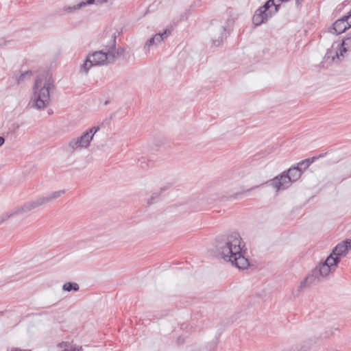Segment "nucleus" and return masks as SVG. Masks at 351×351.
I'll use <instances>...</instances> for the list:
<instances>
[{"label":"nucleus","mask_w":351,"mask_h":351,"mask_svg":"<svg viewBox=\"0 0 351 351\" xmlns=\"http://www.w3.org/2000/svg\"><path fill=\"white\" fill-rule=\"evenodd\" d=\"M5 139L3 137L0 136V147L4 143Z\"/></svg>","instance_id":"22"},{"label":"nucleus","mask_w":351,"mask_h":351,"mask_svg":"<svg viewBox=\"0 0 351 351\" xmlns=\"http://www.w3.org/2000/svg\"><path fill=\"white\" fill-rule=\"evenodd\" d=\"M311 163V160L306 159V160H302V161L300 162L299 163H298L297 167H295L300 169L301 173H302V171L306 169L308 167V166L310 165Z\"/></svg>","instance_id":"20"},{"label":"nucleus","mask_w":351,"mask_h":351,"mask_svg":"<svg viewBox=\"0 0 351 351\" xmlns=\"http://www.w3.org/2000/svg\"><path fill=\"white\" fill-rule=\"evenodd\" d=\"M108 1V0H87L86 1H83L84 6L88 5H101L103 3H105Z\"/></svg>","instance_id":"21"},{"label":"nucleus","mask_w":351,"mask_h":351,"mask_svg":"<svg viewBox=\"0 0 351 351\" xmlns=\"http://www.w3.org/2000/svg\"><path fill=\"white\" fill-rule=\"evenodd\" d=\"M152 199H153V198H152L151 200H148L147 201V204H151L152 203Z\"/></svg>","instance_id":"24"},{"label":"nucleus","mask_w":351,"mask_h":351,"mask_svg":"<svg viewBox=\"0 0 351 351\" xmlns=\"http://www.w3.org/2000/svg\"><path fill=\"white\" fill-rule=\"evenodd\" d=\"M32 75V73L29 71H24L16 76V80L18 83H21L27 79H29Z\"/></svg>","instance_id":"18"},{"label":"nucleus","mask_w":351,"mask_h":351,"mask_svg":"<svg viewBox=\"0 0 351 351\" xmlns=\"http://www.w3.org/2000/svg\"><path fill=\"white\" fill-rule=\"evenodd\" d=\"M256 187H257V186H253V187H252V188H251V189H247V190H246V191H243V192H242V193H245V192H248V191H250V190H252V189H256Z\"/></svg>","instance_id":"23"},{"label":"nucleus","mask_w":351,"mask_h":351,"mask_svg":"<svg viewBox=\"0 0 351 351\" xmlns=\"http://www.w3.org/2000/svg\"><path fill=\"white\" fill-rule=\"evenodd\" d=\"M99 130V126H93L84 131L80 136L74 137L68 143L72 152L87 150L91 145L95 134Z\"/></svg>","instance_id":"8"},{"label":"nucleus","mask_w":351,"mask_h":351,"mask_svg":"<svg viewBox=\"0 0 351 351\" xmlns=\"http://www.w3.org/2000/svg\"><path fill=\"white\" fill-rule=\"evenodd\" d=\"M291 182L290 178L287 176L286 172H283L278 176H276L271 180V185L277 191L283 190L291 186Z\"/></svg>","instance_id":"13"},{"label":"nucleus","mask_w":351,"mask_h":351,"mask_svg":"<svg viewBox=\"0 0 351 351\" xmlns=\"http://www.w3.org/2000/svg\"><path fill=\"white\" fill-rule=\"evenodd\" d=\"M287 176L290 178L291 182L297 181L301 176V169L295 167H291L287 172Z\"/></svg>","instance_id":"15"},{"label":"nucleus","mask_w":351,"mask_h":351,"mask_svg":"<svg viewBox=\"0 0 351 351\" xmlns=\"http://www.w3.org/2000/svg\"><path fill=\"white\" fill-rule=\"evenodd\" d=\"M116 37L114 34L110 36L105 49L90 52L86 56L83 63L80 65L79 73L87 75L93 66H101L113 62L115 59Z\"/></svg>","instance_id":"2"},{"label":"nucleus","mask_w":351,"mask_h":351,"mask_svg":"<svg viewBox=\"0 0 351 351\" xmlns=\"http://www.w3.org/2000/svg\"><path fill=\"white\" fill-rule=\"evenodd\" d=\"M59 351H82V346L73 344L72 342L62 341L58 344Z\"/></svg>","instance_id":"14"},{"label":"nucleus","mask_w":351,"mask_h":351,"mask_svg":"<svg viewBox=\"0 0 351 351\" xmlns=\"http://www.w3.org/2000/svg\"><path fill=\"white\" fill-rule=\"evenodd\" d=\"M337 265V261L332 256H328L324 262L319 263L315 267L312 275L306 276L301 282L299 289L302 291L311 285L327 278L335 271Z\"/></svg>","instance_id":"4"},{"label":"nucleus","mask_w":351,"mask_h":351,"mask_svg":"<svg viewBox=\"0 0 351 351\" xmlns=\"http://www.w3.org/2000/svg\"><path fill=\"white\" fill-rule=\"evenodd\" d=\"M53 89V80L49 74L38 76L34 83L29 106L44 110L50 103V93Z\"/></svg>","instance_id":"3"},{"label":"nucleus","mask_w":351,"mask_h":351,"mask_svg":"<svg viewBox=\"0 0 351 351\" xmlns=\"http://www.w3.org/2000/svg\"><path fill=\"white\" fill-rule=\"evenodd\" d=\"M232 197H233L234 199L237 198V194H234V195H233V196H232Z\"/></svg>","instance_id":"25"},{"label":"nucleus","mask_w":351,"mask_h":351,"mask_svg":"<svg viewBox=\"0 0 351 351\" xmlns=\"http://www.w3.org/2000/svg\"><path fill=\"white\" fill-rule=\"evenodd\" d=\"M351 51V32L346 35L343 39L335 41L327 51L325 58L332 62H337L343 58L348 51Z\"/></svg>","instance_id":"7"},{"label":"nucleus","mask_w":351,"mask_h":351,"mask_svg":"<svg viewBox=\"0 0 351 351\" xmlns=\"http://www.w3.org/2000/svg\"><path fill=\"white\" fill-rule=\"evenodd\" d=\"M62 289L66 291H77L80 289V287L76 282H66L64 284Z\"/></svg>","instance_id":"17"},{"label":"nucleus","mask_w":351,"mask_h":351,"mask_svg":"<svg viewBox=\"0 0 351 351\" xmlns=\"http://www.w3.org/2000/svg\"><path fill=\"white\" fill-rule=\"evenodd\" d=\"M282 1L283 0H269L265 5L270 9L271 13L275 14Z\"/></svg>","instance_id":"16"},{"label":"nucleus","mask_w":351,"mask_h":351,"mask_svg":"<svg viewBox=\"0 0 351 351\" xmlns=\"http://www.w3.org/2000/svg\"><path fill=\"white\" fill-rule=\"evenodd\" d=\"M65 190H60L50 193L49 194L38 196L35 199L26 202L23 206L16 208L14 211L12 212L9 215L7 216V218H9L10 217L14 215L21 216L27 215L29 213L38 208V207L45 206L60 197L65 193Z\"/></svg>","instance_id":"6"},{"label":"nucleus","mask_w":351,"mask_h":351,"mask_svg":"<svg viewBox=\"0 0 351 351\" xmlns=\"http://www.w3.org/2000/svg\"><path fill=\"white\" fill-rule=\"evenodd\" d=\"M245 244L237 233L230 234L221 247V255L223 259L230 262L240 269H247L250 263L245 256Z\"/></svg>","instance_id":"1"},{"label":"nucleus","mask_w":351,"mask_h":351,"mask_svg":"<svg viewBox=\"0 0 351 351\" xmlns=\"http://www.w3.org/2000/svg\"><path fill=\"white\" fill-rule=\"evenodd\" d=\"M273 14L270 9L265 4L255 12L252 18V22L256 26L260 25L266 22Z\"/></svg>","instance_id":"12"},{"label":"nucleus","mask_w":351,"mask_h":351,"mask_svg":"<svg viewBox=\"0 0 351 351\" xmlns=\"http://www.w3.org/2000/svg\"><path fill=\"white\" fill-rule=\"evenodd\" d=\"M171 30L169 29H165L161 33H157L154 34L151 38L147 39V40L144 44V49L145 51H149L152 48L156 47L162 43L164 42L165 39L170 35Z\"/></svg>","instance_id":"9"},{"label":"nucleus","mask_w":351,"mask_h":351,"mask_svg":"<svg viewBox=\"0 0 351 351\" xmlns=\"http://www.w3.org/2000/svg\"><path fill=\"white\" fill-rule=\"evenodd\" d=\"M350 250H351V239H346L338 243L329 256H332L339 264L341 258L345 257Z\"/></svg>","instance_id":"11"},{"label":"nucleus","mask_w":351,"mask_h":351,"mask_svg":"<svg viewBox=\"0 0 351 351\" xmlns=\"http://www.w3.org/2000/svg\"><path fill=\"white\" fill-rule=\"evenodd\" d=\"M351 27V12L337 20L329 29L331 34H340Z\"/></svg>","instance_id":"10"},{"label":"nucleus","mask_w":351,"mask_h":351,"mask_svg":"<svg viewBox=\"0 0 351 351\" xmlns=\"http://www.w3.org/2000/svg\"><path fill=\"white\" fill-rule=\"evenodd\" d=\"M232 16V10H228L221 16L212 21L210 34L213 43L215 45H219L223 41L226 37V32L233 25L234 19Z\"/></svg>","instance_id":"5"},{"label":"nucleus","mask_w":351,"mask_h":351,"mask_svg":"<svg viewBox=\"0 0 351 351\" xmlns=\"http://www.w3.org/2000/svg\"><path fill=\"white\" fill-rule=\"evenodd\" d=\"M84 7V4L83 2H81L73 6H64L62 8V10L66 12H72L76 10H79L82 8Z\"/></svg>","instance_id":"19"}]
</instances>
